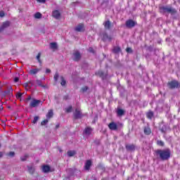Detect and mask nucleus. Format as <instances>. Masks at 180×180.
Segmentation results:
<instances>
[{
  "instance_id": "nucleus-25",
  "label": "nucleus",
  "mask_w": 180,
  "mask_h": 180,
  "mask_svg": "<svg viewBox=\"0 0 180 180\" xmlns=\"http://www.w3.org/2000/svg\"><path fill=\"white\" fill-rule=\"evenodd\" d=\"M117 116H123V115H124V110L122 108H117Z\"/></svg>"
},
{
  "instance_id": "nucleus-9",
  "label": "nucleus",
  "mask_w": 180,
  "mask_h": 180,
  "mask_svg": "<svg viewBox=\"0 0 180 180\" xmlns=\"http://www.w3.org/2000/svg\"><path fill=\"white\" fill-rule=\"evenodd\" d=\"M108 128L110 130L116 131L117 130V124L115 122H111L108 124Z\"/></svg>"
},
{
  "instance_id": "nucleus-47",
  "label": "nucleus",
  "mask_w": 180,
  "mask_h": 180,
  "mask_svg": "<svg viewBox=\"0 0 180 180\" xmlns=\"http://www.w3.org/2000/svg\"><path fill=\"white\" fill-rule=\"evenodd\" d=\"M37 2H39L41 4H46V0H37Z\"/></svg>"
},
{
  "instance_id": "nucleus-3",
  "label": "nucleus",
  "mask_w": 180,
  "mask_h": 180,
  "mask_svg": "<svg viewBox=\"0 0 180 180\" xmlns=\"http://www.w3.org/2000/svg\"><path fill=\"white\" fill-rule=\"evenodd\" d=\"M169 89H176L180 88V82L178 80H172L167 83Z\"/></svg>"
},
{
  "instance_id": "nucleus-28",
  "label": "nucleus",
  "mask_w": 180,
  "mask_h": 180,
  "mask_svg": "<svg viewBox=\"0 0 180 180\" xmlns=\"http://www.w3.org/2000/svg\"><path fill=\"white\" fill-rule=\"evenodd\" d=\"M67 154L68 157H74L77 154V152L75 150H69Z\"/></svg>"
},
{
  "instance_id": "nucleus-5",
  "label": "nucleus",
  "mask_w": 180,
  "mask_h": 180,
  "mask_svg": "<svg viewBox=\"0 0 180 180\" xmlns=\"http://www.w3.org/2000/svg\"><path fill=\"white\" fill-rule=\"evenodd\" d=\"M95 75H96L97 77H100V78H101L103 80L108 78V72L105 74V72L102 70H98L96 72Z\"/></svg>"
},
{
  "instance_id": "nucleus-13",
  "label": "nucleus",
  "mask_w": 180,
  "mask_h": 180,
  "mask_svg": "<svg viewBox=\"0 0 180 180\" xmlns=\"http://www.w3.org/2000/svg\"><path fill=\"white\" fill-rule=\"evenodd\" d=\"M42 172L44 174H49V172H51V167L49 166V165H45L42 166Z\"/></svg>"
},
{
  "instance_id": "nucleus-44",
  "label": "nucleus",
  "mask_w": 180,
  "mask_h": 180,
  "mask_svg": "<svg viewBox=\"0 0 180 180\" xmlns=\"http://www.w3.org/2000/svg\"><path fill=\"white\" fill-rule=\"evenodd\" d=\"M89 53H95V51L94 50V48H92V47L89 48Z\"/></svg>"
},
{
  "instance_id": "nucleus-19",
  "label": "nucleus",
  "mask_w": 180,
  "mask_h": 180,
  "mask_svg": "<svg viewBox=\"0 0 180 180\" xmlns=\"http://www.w3.org/2000/svg\"><path fill=\"white\" fill-rule=\"evenodd\" d=\"M74 56V61H79L81 60V53L79 51H76L73 53Z\"/></svg>"
},
{
  "instance_id": "nucleus-18",
  "label": "nucleus",
  "mask_w": 180,
  "mask_h": 180,
  "mask_svg": "<svg viewBox=\"0 0 180 180\" xmlns=\"http://www.w3.org/2000/svg\"><path fill=\"white\" fill-rule=\"evenodd\" d=\"M143 133L146 136H150V134H151L153 132L151 131V128L148 126L143 127Z\"/></svg>"
},
{
  "instance_id": "nucleus-31",
  "label": "nucleus",
  "mask_w": 180,
  "mask_h": 180,
  "mask_svg": "<svg viewBox=\"0 0 180 180\" xmlns=\"http://www.w3.org/2000/svg\"><path fill=\"white\" fill-rule=\"evenodd\" d=\"M157 146H160V147H164L165 146V143L161 140H158L156 142Z\"/></svg>"
},
{
  "instance_id": "nucleus-36",
  "label": "nucleus",
  "mask_w": 180,
  "mask_h": 180,
  "mask_svg": "<svg viewBox=\"0 0 180 180\" xmlns=\"http://www.w3.org/2000/svg\"><path fill=\"white\" fill-rule=\"evenodd\" d=\"M37 84L38 86H41V88H46V86L43 85L41 84V80H37Z\"/></svg>"
},
{
  "instance_id": "nucleus-30",
  "label": "nucleus",
  "mask_w": 180,
  "mask_h": 180,
  "mask_svg": "<svg viewBox=\"0 0 180 180\" xmlns=\"http://www.w3.org/2000/svg\"><path fill=\"white\" fill-rule=\"evenodd\" d=\"M60 79H61L60 85H62V86H65L67 82L65 81V79L64 78V77L61 76Z\"/></svg>"
},
{
  "instance_id": "nucleus-37",
  "label": "nucleus",
  "mask_w": 180,
  "mask_h": 180,
  "mask_svg": "<svg viewBox=\"0 0 180 180\" xmlns=\"http://www.w3.org/2000/svg\"><path fill=\"white\" fill-rule=\"evenodd\" d=\"M88 89H89V87L85 86L81 89L80 92H82L84 94V92H86Z\"/></svg>"
},
{
  "instance_id": "nucleus-42",
  "label": "nucleus",
  "mask_w": 180,
  "mask_h": 180,
  "mask_svg": "<svg viewBox=\"0 0 180 180\" xmlns=\"http://www.w3.org/2000/svg\"><path fill=\"white\" fill-rule=\"evenodd\" d=\"M126 51L127 53H133V50L131 49V48L127 47L126 49Z\"/></svg>"
},
{
  "instance_id": "nucleus-34",
  "label": "nucleus",
  "mask_w": 180,
  "mask_h": 180,
  "mask_svg": "<svg viewBox=\"0 0 180 180\" xmlns=\"http://www.w3.org/2000/svg\"><path fill=\"white\" fill-rule=\"evenodd\" d=\"M41 13L37 12L34 14L35 19H41Z\"/></svg>"
},
{
  "instance_id": "nucleus-50",
  "label": "nucleus",
  "mask_w": 180,
  "mask_h": 180,
  "mask_svg": "<svg viewBox=\"0 0 180 180\" xmlns=\"http://www.w3.org/2000/svg\"><path fill=\"white\" fill-rule=\"evenodd\" d=\"M30 99H32V96H29L27 98V101H30Z\"/></svg>"
},
{
  "instance_id": "nucleus-8",
  "label": "nucleus",
  "mask_w": 180,
  "mask_h": 180,
  "mask_svg": "<svg viewBox=\"0 0 180 180\" xmlns=\"http://www.w3.org/2000/svg\"><path fill=\"white\" fill-rule=\"evenodd\" d=\"M92 131H94V129L91 127H87L83 131V134H86V136H91L92 134Z\"/></svg>"
},
{
  "instance_id": "nucleus-46",
  "label": "nucleus",
  "mask_w": 180,
  "mask_h": 180,
  "mask_svg": "<svg viewBox=\"0 0 180 180\" xmlns=\"http://www.w3.org/2000/svg\"><path fill=\"white\" fill-rule=\"evenodd\" d=\"M5 16V13L4 11L0 12V18H4Z\"/></svg>"
},
{
  "instance_id": "nucleus-48",
  "label": "nucleus",
  "mask_w": 180,
  "mask_h": 180,
  "mask_svg": "<svg viewBox=\"0 0 180 180\" xmlns=\"http://www.w3.org/2000/svg\"><path fill=\"white\" fill-rule=\"evenodd\" d=\"M14 82H19V77H15Z\"/></svg>"
},
{
  "instance_id": "nucleus-21",
  "label": "nucleus",
  "mask_w": 180,
  "mask_h": 180,
  "mask_svg": "<svg viewBox=\"0 0 180 180\" xmlns=\"http://www.w3.org/2000/svg\"><path fill=\"white\" fill-rule=\"evenodd\" d=\"M53 116H54V112H53V110H49L46 115V119H48V120H50V119H51Z\"/></svg>"
},
{
  "instance_id": "nucleus-10",
  "label": "nucleus",
  "mask_w": 180,
  "mask_h": 180,
  "mask_svg": "<svg viewBox=\"0 0 180 180\" xmlns=\"http://www.w3.org/2000/svg\"><path fill=\"white\" fill-rule=\"evenodd\" d=\"M91 167H92V160H86L84 164V169H86V171H89V169H91Z\"/></svg>"
},
{
  "instance_id": "nucleus-12",
  "label": "nucleus",
  "mask_w": 180,
  "mask_h": 180,
  "mask_svg": "<svg viewBox=\"0 0 180 180\" xmlns=\"http://www.w3.org/2000/svg\"><path fill=\"white\" fill-rule=\"evenodd\" d=\"M127 151H136V145L134 144H127L125 146Z\"/></svg>"
},
{
  "instance_id": "nucleus-26",
  "label": "nucleus",
  "mask_w": 180,
  "mask_h": 180,
  "mask_svg": "<svg viewBox=\"0 0 180 180\" xmlns=\"http://www.w3.org/2000/svg\"><path fill=\"white\" fill-rule=\"evenodd\" d=\"M24 86L26 89H30V88H32V86H33V82H28L27 83L24 84Z\"/></svg>"
},
{
  "instance_id": "nucleus-14",
  "label": "nucleus",
  "mask_w": 180,
  "mask_h": 180,
  "mask_svg": "<svg viewBox=\"0 0 180 180\" xmlns=\"http://www.w3.org/2000/svg\"><path fill=\"white\" fill-rule=\"evenodd\" d=\"M75 32H85V27L84 24L80 23L75 28Z\"/></svg>"
},
{
  "instance_id": "nucleus-17",
  "label": "nucleus",
  "mask_w": 180,
  "mask_h": 180,
  "mask_svg": "<svg viewBox=\"0 0 180 180\" xmlns=\"http://www.w3.org/2000/svg\"><path fill=\"white\" fill-rule=\"evenodd\" d=\"M10 26H11V22L5 21L4 22H3L2 25L0 27V29L3 32V30H5L6 27H9Z\"/></svg>"
},
{
  "instance_id": "nucleus-15",
  "label": "nucleus",
  "mask_w": 180,
  "mask_h": 180,
  "mask_svg": "<svg viewBox=\"0 0 180 180\" xmlns=\"http://www.w3.org/2000/svg\"><path fill=\"white\" fill-rule=\"evenodd\" d=\"M52 16L55 19H60V18H61V13L58 10H56L52 12Z\"/></svg>"
},
{
  "instance_id": "nucleus-11",
  "label": "nucleus",
  "mask_w": 180,
  "mask_h": 180,
  "mask_svg": "<svg viewBox=\"0 0 180 180\" xmlns=\"http://www.w3.org/2000/svg\"><path fill=\"white\" fill-rule=\"evenodd\" d=\"M103 26L105 30H110L112 28V22H110V20H108L103 22Z\"/></svg>"
},
{
  "instance_id": "nucleus-2",
  "label": "nucleus",
  "mask_w": 180,
  "mask_h": 180,
  "mask_svg": "<svg viewBox=\"0 0 180 180\" xmlns=\"http://www.w3.org/2000/svg\"><path fill=\"white\" fill-rule=\"evenodd\" d=\"M159 11L160 13H170L171 15H175L177 11L176 9L172 8V7H168V6H160Z\"/></svg>"
},
{
  "instance_id": "nucleus-4",
  "label": "nucleus",
  "mask_w": 180,
  "mask_h": 180,
  "mask_svg": "<svg viewBox=\"0 0 180 180\" xmlns=\"http://www.w3.org/2000/svg\"><path fill=\"white\" fill-rule=\"evenodd\" d=\"M136 25H137V22H136L131 19L127 20L125 22V26L128 29H133V27H134V26H136Z\"/></svg>"
},
{
  "instance_id": "nucleus-39",
  "label": "nucleus",
  "mask_w": 180,
  "mask_h": 180,
  "mask_svg": "<svg viewBox=\"0 0 180 180\" xmlns=\"http://www.w3.org/2000/svg\"><path fill=\"white\" fill-rule=\"evenodd\" d=\"M38 120H39V116H35L34 117V120H32L33 124H36V123H37Z\"/></svg>"
},
{
  "instance_id": "nucleus-38",
  "label": "nucleus",
  "mask_w": 180,
  "mask_h": 180,
  "mask_svg": "<svg viewBox=\"0 0 180 180\" xmlns=\"http://www.w3.org/2000/svg\"><path fill=\"white\" fill-rule=\"evenodd\" d=\"M29 158V155L25 154L23 157L20 158L21 161H26Z\"/></svg>"
},
{
  "instance_id": "nucleus-53",
  "label": "nucleus",
  "mask_w": 180,
  "mask_h": 180,
  "mask_svg": "<svg viewBox=\"0 0 180 180\" xmlns=\"http://www.w3.org/2000/svg\"><path fill=\"white\" fill-rule=\"evenodd\" d=\"M1 32H2V30H1V28H0V33H1Z\"/></svg>"
},
{
  "instance_id": "nucleus-35",
  "label": "nucleus",
  "mask_w": 180,
  "mask_h": 180,
  "mask_svg": "<svg viewBox=\"0 0 180 180\" xmlns=\"http://www.w3.org/2000/svg\"><path fill=\"white\" fill-rule=\"evenodd\" d=\"M59 77L60 76L58 75V72H56L53 76V79H54L55 82H57V81H58Z\"/></svg>"
},
{
  "instance_id": "nucleus-22",
  "label": "nucleus",
  "mask_w": 180,
  "mask_h": 180,
  "mask_svg": "<svg viewBox=\"0 0 180 180\" xmlns=\"http://www.w3.org/2000/svg\"><path fill=\"white\" fill-rule=\"evenodd\" d=\"M41 69L40 68H35V69H32L30 70V74L31 75H36V74H37V72H39V71H40Z\"/></svg>"
},
{
  "instance_id": "nucleus-32",
  "label": "nucleus",
  "mask_w": 180,
  "mask_h": 180,
  "mask_svg": "<svg viewBox=\"0 0 180 180\" xmlns=\"http://www.w3.org/2000/svg\"><path fill=\"white\" fill-rule=\"evenodd\" d=\"M41 56V53H38L37 56V60L38 61V63H39L40 65H41V60L40 59V56Z\"/></svg>"
},
{
  "instance_id": "nucleus-40",
  "label": "nucleus",
  "mask_w": 180,
  "mask_h": 180,
  "mask_svg": "<svg viewBox=\"0 0 180 180\" xmlns=\"http://www.w3.org/2000/svg\"><path fill=\"white\" fill-rule=\"evenodd\" d=\"M67 113H71L72 112V106H69L68 108H66Z\"/></svg>"
},
{
  "instance_id": "nucleus-7",
  "label": "nucleus",
  "mask_w": 180,
  "mask_h": 180,
  "mask_svg": "<svg viewBox=\"0 0 180 180\" xmlns=\"http://www.w3.org/2000/svg\"><path fill=\"white\" fill-rule=\"evenodd\" d=\"M74 119H81L82 117V112L78 109H75L73 113Z\"/></svg>"
},
{
  "instance_id": "nucleus-24",
  "label": "nucleus",
  "mask_w": 180,
  "mask_h": 180,
  "mask_svg": "<svg viewBox=\"0 0 180 180\" xmlns=\"http://www.w3.org/2000/svg\"><path fill=\"white\" fill-rule=\"evenodd\" d=\"M50 49H51L52 50H57V49H58V46H57V43L51 42L50 44Z\"/></svg>"
},
{
  "instance_id": "nucleus-1",
  "label": "nucleus",
  "mask_w": 180,
  "mask_h": 180,
  "mask_svg": "<svg viewBox=\"0 0 180 180\" xmlns=\"http://www.w3.org/2000/svg\"><path fill=\"white\" fill-rule=\"evenodd\" d=\"M156 155H158L162 161H168L171 158V150L169 148L158 149L155 150Z\"/></svg>"
},
{
  "instance_id": "nucleus-33",
  "label": "nucleus",
  "mask_w": 180,
  "mask_h": 180,
  "mask_svg": "<svg viewBox=\"0 0 180 180\" xmlns=\"http://www.w3.org/2000/svg\"><path fill=\"white\" fill-rule=\"evenodd\" d=\"M49 119H46V120H44L43 121H41V126H46V124H47V123H49Z\"/></svg>"
},
{
  "instance_id": "nucleus-43",
  "label": "nucleus",
  "mask_w": 180,
  "mask_h": 180,
  "mask_svg": "<svg viewBox=\"0 0 180 180\" xmlns=\"http://www.w3.org/2000/svg\"><path fill=\"white\" fill-rule=\"evenodd\" d=\"M70 99V96L68 95L64 96H63V100L64 101H68Z\"/></svg>"
},
{
  "instance_id": "nucleus-29",
  "label": "nucleus",
  "mask_w": 180,
  "mask_h": 180,
  "mask_svg": "<svg viewBox=\"0 0 180 180\" xmlns=\"http://www.w3.org/2000/svg\"><path fill=\"white\" fill-rule=\"evenodd\" d=\"M27 168L29 173L31 174V175H33L35 171L34 167L27 166Z\"/></svg>"
},
{
  "instance_id": "nucleus-52",
  "label": "nucleus",
  "mask_w": 180,
  "mask_h": 180,
  "mask_svg": "<svg viewBox=\"0 0 180 180\" xmlns=\"http://www.w3.org/2000/svg\"><path fill=\"white\" fill-rule=\"evenodd\" d=\"M58 127H60V124H56V129H58Z\"/></svg>"
},
{
  "instance_id": "nucleus-16",
  "label": "nucleus",
  "mask_w": 180,
  "mask_h": 180,
  "mask_svg": "<svg viewBox=\"0 0 180 180\" xmlns=\"http://www.w3.org/2000/svg\"><path fill=\"white\" fill-rule=\"evenodd\" d=\"M103 41H106V40H108V41H112V37L109 34H108V33L104 32L103 34V39H102Z\"/></svg>"
},
{
  "instance_id": "nucleus-45",
  "label": "nucleus",
  "mask_w": 180,
  "mask_h": 180,
  "mask_svg": "<svg viewBox=\"0 0 180 180\" xmlns=\"http://www.w3.org/2000/svg\"><path fill=\"white\" fill-rule=\"evenodd\" d=\"M8 155L10 157H14L15 156V152H10Z\"/></svg>"
},
{
  "instance_id": "nucleus-54",
  "label": "nucleus",
  "mask_w": 180,
  "mask_h": 180,
  "mask_svg": "<svg viewBox=\"0 0 180 180\" xmlns=\"http://www.w3.org/2000/svg\"><path fill=\"white\" fill-rule=\"evenodd\" d=\"M0 147H1V144H0Z\"/></svg>"
},
{
  "instance_id": "nucleus-20",
  "label": "nucleus",
  "mask_w": 180,
  "mask_h": 180,
  "mask_svg": "<svg viewBox=\"0 0 180 180\" xmlns=\"http://www.w3.org/2000/svg\"><path fill=\"white\" fill-rule=\"evenodd\" d=\"M13 93V89L12 87L7 88L6 91H4V95L8 96H12V94Z\"/></svg>"
},
{
  "instance_id": "nucleus-51",
  "label": "nucleus",
  "mask_w": 180,
  "mask_h": 180,
  "mask_svg": "<svg viewBox=\"0 0 180 180\" xmlns=\"http://www.w3.org/2000/svg\"><path fill=\"white\" fill-rule=\"evenodd\" d=\"M4 156V153L2 152H0V158Z\"/></svg>"
},
{
  "instance_id": "nucleus-41",
  "label": "nucleus",
  "mask_w": 180,
  "mask_h": 180,
  "mask_svg": "<svg viewBox=\"0 0 180 180\" xmlns=\"http://www.w3.org/2000/svg\"><path fill=\"white\" fill-rule=\"evenodd\" d=\"M22 95H23V93L18 92L16 94L15 96H16L17 99H19V98H22Z\"/></svg>"
},
{
  "instance_id": "nucleus-23",
  "label": "nucleus",
  "mask_w": 180,
  "mask_h": 180,
  "mask_svg": "<svg viewBox=\"0 0 180 180\" xmlns=\"http://www.w3.org/2000/svg\"><path fill=\"white\" fill-rule=\"evenodd\" d=\"M146 117L148 119H153V117H154V112L149 110L147 113H146Z\"/></svg>"
},
{
  "instance_id": "nucleus-49",
  "label": "nucleus",
  "mask_w": 180,
  "mask_h": 180,
  "mask_svg": "<svg viewBox=\"0 0 180 180\" xmlns=\"http://www.w3.org/2000/svg\"><path fill=\"white\" fill-rule=\"evenodd\" d=\"M46 74H49V73L51 72V70L50 69H46Z\"/></svg>"
},
{
  "instance_id": "nucleus-27",
  "label": "nucleus",
  "mask_w": 180,
  "mask_h": 180,
  "mask_svg": "<svg viewBox=\"0 0 180 180\" xmlns=\"http://www.w3.org/2000/svg\"><path fill=\"white\" fill-rule=\"evenodd\" d=\"M112 51H113V53H115V54H117V53H120L122 51V49L119 46H115L112 49Z\"/></svg>"
},
{
  "instance_id": "nucleus-6",
  "label": "nucleus",
  "mask_w": 180,
  "mask_h": 180,
  "mask_svg": "<svg viewBox=\"0 0 180 180\" xmlns=\"http://www.w3.org/2000/svg\"><path fill=\"white\" fill-rule=\"evenodd\" d=\"M41 101L32 99V101L30 103V108H36L38 105H40Z\"/></svg>"
}]
</instances>
